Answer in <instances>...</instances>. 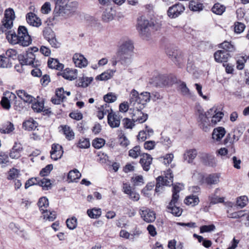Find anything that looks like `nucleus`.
<instances>
[{
	"mask_svg": "<svg viewBox=\"0 0 249 249\" xmlns=\"http://www.w3.org/2000/svg\"><path fill=\"white\" fill-rule=\"evenodd\" d=\"M15 12L13 9L8 8L5 11L4 18L2 21V25L6 29H11L15 19Z\"/></svg>",
	"mask_w": 249,
	"mask_h": 249,
	"instance_id": "obj_8",
	"label": "nucleus"
},
{
	"mask_svg": "<svg viewBox=\"0 0 249 249\" xmlns=\"http://www.w3.org/2000/svg\"><path fill=\"white\" fill-rule=\"evenodd\" d=\"M62 130L66 138L69 141L74 138V133L71 128L68 125L62 126Z\"/></svg>",
	"mask_w": 249,
	"mask_h": 249,
	"instance_id": "obj_39",
	"label": "nucleus"
},
{
	"mask_svg": "<svg viewBox=\"0 0 249 249\" xmlns=\"http://www.w3.org/2000/svg\"><path fill=\"white\" fill-rule=\"evenodd\" d=\"M149 26V21L144 17H141L138 19L137 28L142 35H145L148 32Z\"/></svg>",
	"mask_w": 249,
	"mask_h": 249,
	"instance_id": "obj_17",
	"label": "nucleus"
},
{
	"mask_svg": "<svg viewBox=\"0 0 249 249\" xmlns=\"http://www.w3.org/2000/svg\"><path fill=\"white\" fill-rule=\"evenodd\" d=\"M90 146L89 141L88 139L81 138L77 143V146L80 148H88Z\"/></svg>",
	"mask_w": 249,
	"mask_h": 249,
	"instance_id": "obj_51",
	"label": "nucleus"
},
{
	"mask_svg": "<svg viewBox=\"0 0 249 249\" xmlns=\"http://www.w3.org/2000/svg\"><path fill=\"white\" fill-rule=\"evenodd\" d=\"M249 203V198L246 196H242L236 198V205L240 208H243Z\"/></svg>",
	"mask_w": 249,
	"mask_h": 249,
	"instance_id": "obj_37",
	"label": "nucleus"
},
{
	"mask_svg": "<svg viewBox=\"0 0 249 249\" xmlns=\"http://www.w3.org/2000/svg\"><path fill=\"white\" fill-rule=\"evenodd\" d=\"M199 202V198L195 195H191L187 196L184 200V203L188 205L192 206H196L198 204Z\"/></svg>",
	"mask_w": 249,
	"mask_h": 249,
	"instance_id": "obj_36",
	"label": "nucleus"
},
{
	"mask_svg": "<svg viewBox=\"0 0 249 249\" xmlns=\"http://www.w3.org/2000/svg\"><path fill=\"white\" fill-rule=\"evenodd\" d=\"M72 60L75 66L80 68H85L88 64L87 59L79 53H75L73 55Z\"/></svg>",
	"mask_w": 249,
	"mask_h": 249,
	"instance_id": "obj_15",
	"label": "nucleus"
},
{
	"mask_svg": "<svg viewBox=\"0 0 249 249\" xmlns=\"http://www.w3.org/2000/svg\"><path fill=\"white\" fill-rule=\"evenodd\" d=\"M93 78L91 77H83L80 78L77 81L76 85L80 87L86 88L93 81Z\"/></svg>",
	"mask_w": 249,
	"mask_h": 249,
	"instance_id": "obj_34",
	"label": "nucleus"
},
{
	"mask_svg": "<svg viewBox=\"0 0 249 249\" xmlns=\"http://www.w3.org/2000/svg\"><path fill=\"white\" fill-rule=\"evenodd\" d=\"M183 188L184 186L183 184L180 183L175 184L173 187V195L172 199H174L175 197L176 200H178L179 195L178 194L181 190L183 189Z\"/></svg>",
	"mask_w": 249,
	"mask_h": 249,
	"instance_id": "obj_45",
	"label": "nucleus"
},
{
	"mask_svg": "<svg viewBox=\"0 0 249 249\" xmlns=\"http://www.w3.org/2000/svg\"><path fill=\"white\" fill-rule=\"evenodd\" d=\"M169 79L166 75L159 74L151 79V83L157 87H163L167 85Z\"/></svg>",
	"mask_w": 249,
	"mask_h": 249,
	"instance_id": "obj_13",
	"label": "nucleus"
},
{
	"mask_svg": "<svg viewBox=\"0 0 249 249\" xmlns=\"http://www.w3.org/2000/svg\"><path fill=\"white\" fill-rule=\"evenodd\" d=\"M43 36L48 41L50 38L54 37L55 34L50 27H45L43 30Z\"/></svg>",
	"mask_w": 249,
	"mask_h": 249,
	"instance_id": "obj_54",
	"label": "nucleus"
},
{
	"mask_svg": "<svg viewBox=\"0 0 249 249\" xmlns=\"http://www.w3.org/2000/svg\"><path fill=\"white\" fill-rule=\"evenodd\" d=\"M104 100L106 102V104L102 105L101 107L99 108L97 116L98 118L101 120L104 118L105 114H106L107 123L109 124V109H108L109 106L107 104V103H109V93H107L104 96Z\"/></svg>",
	"mask_w": 249,
	"mask_h": 249,
	"instance_id": "obj_11",
	"label": "nucleus"
},
{
	"mask_svg": "<svg viewBox=\"0 0 249 249\" xmlns=\"http://www.w3.org/2000/svg\"><path fill=\"white\" fill-rule=\"evenodd\" d=\"M23 148L20 143H15L14 146L11 150L9 156L12 159H18L20 156V153Z\"/></svg>",
	"mask_w": 249,
	"mask_h": 249,
	"instance_id": "obj_29",
	"label": "nucleus"
},
{
	"mask_svg": "<svg viewBox=\"0 0 249 249\" xmlns=\"http://www.w3.org/2000/svg\"><path fill=\"white\" fill-rule=\"evenodd\" d=\"M14 129V126L13 124L11 123H8L5 126L2 128L0 129V132L1 133H10L12 132Z\"/></svg>",
	"mask_w": 249,
	"mask_h": 249,
	"instance_id": "obj_58",
	"label": "nucleus"
},
{
	"mask_svg": "<svg viewBox=\"0 0 249 249\" xmlns=\"http://www.w3.org/2000/svg\"><path fill=\"white\" fill-rule=\"evenodd\" d=\"M67 227L70 230L75 229L77 225V220L75 217H72L69 218L66 221Z\"/></svg>",
	"mask_w": 249,
	"mask_h": 249,
	"instance_id": "obj_52",
	"label": "nucleus"
},
{
	"mask_svg": "<svg viewBox=\"0 0 249 249\" xmlns=\"http://www.w3.org/2000/svg\"><path fill=\"white\" fill-rule=\"evenodd\" d=\"M133 50L134 45L131 40L124 39L120 40L116 55L122 64L127 65L131 62Z\"/></svg>",
	"mask_w": 249,
	"mask_h": 249,
	"instance_id": "obj_4",
	"label": "nucleus"
},
{
	"mask_svg": "<svg viewBox=\"0 0 249 249\" xmlns=\"http://www.w3.org/2000/svg\"><path fill=\"white\" fill-rule=\"evenodd\" d=\"M105 143V141L101 138H97L94 139L92 142V146L96 148L100 149L102 147Z\"/></svg>",
	"mask_w": 249,
	"mask_h": 249,
	"instance_id": "obj_59",
	"label": "nucleus"
},
{
	"mask_svg": "<svg viewBox=\"0 0 249 249\" xmlns=\"http://www.w3.org/2000/svg\"><path fill=\"white\" fill-rule=\"evenodd\" d=\"M141 156L142 158L140 160V163L144 171H148L150 169L153 158L150 155L147 153H144Z\"/></svg>",
	"mask_w": 249,
	"mask_h": 249,
	"instance_id": "obj_19",
	"label": "nucleus"
},
{
	"mask_svg": "<svg viewBox=\"0 0 249 249\" xmlns=\"http://www.w3.org/2000/svg\"><path fill=\"white\" fill-rule=\"evenodd\" d=\"M140 104L142 106L145 105L147 103L149 102L151 100V94L148 92H143L139 95Z\"/></svg>",
	"mask_w": 249,
	"mask_h": 249,
	"instance_id": "obj_42",
	"label": "nucleus"
},
{
	"mask_svg": "<svg viewBox=\"0 0 249 249\" xmlns=\"http://www.w3.org/2000/svg\"><path fill=\"white\" fill-rule=\"evenodd\" d=\"M18 97L24 102L31 103L35 100V98L32 95L29 94L25 90L23 89L18 90L16 91Z\"/></svg>",
	"mask_w": 249,
	"mask_h": 249,
	"instance_id": "obj_25",
	"label": "nucleus"
},
{
	"mask_svg": "<svg viewBox=\"0 0 249 249\" xmlns=\"http://www.w3.org/2000/svg\"><path fill=\"white\" fill-rule=\"evenodd\" d=\"M38 185L41 186L44 190H47L50 188L51 183L50 179L43 178L41 180H38Z\"/></svg>",
	"mask_w": 249,
	"mask_h": 249,
	"instance_id": "obj_50",
	"label": "nucleus"
},
{
	"mask_svg": "<svg viewBox=\"0 0 249 249\" xmlns=\"http://www.w3.org/2000/svg\"><path fill=\"white\" fill-rule=\"evenodd\" d=\"M131 181L135 186L141 185L144 183L142 176H136L135 177H133L131 178Z\"/></svg>",
	"mask_w": 249,
	"mask_h": 249,
	"instance_id": "obj_61",
	"label": "nucleus"
},
{
	"mask_svg": "<svg viewBox=\"0 0 249 249\" xmlns=\"http://www.w3.org/2000/svg\"><path fill=\"white\" fill-rule=\"evenodd\" d=\"M173 181V175L170 170H168L164 177L160 176L157 178V184L155 191L158 193L162 189L164 185L169 186L172 184Z\"/></svg>",
	"mask_w": 249,
	"mask_h": 249,
	"instance_id": "obj_6",
	"label": "nucleus"
},
{
	"mask_svg": "<svg viewBox=\"0 0 249 249\" xmlns=\"http://www.w3.org/2000/svg\"><path fill=\"white\" fill-rule=\"evenodd\" d=\"M42 217L45 221H53L56 217V213L54 211H50L48 210L41 212Z\"/></svg>",
	"mask_w": 249,
	"mask_h": 249,
	"instance_id": "obj_32",
	"label": "nucleus"
},
{
	"mask_svg": "<svg viewBox=\"0 0 249 249\" xmlns=\"http://www.w3.org/2000/svg\"><path fill=\"white\" fill-rule=\"evenodd\" d=\"M6 38L8 42L12 44H19L25 47L32 43V39L28 34L27 28L23 26H19L18 30V35L15 32L9 31L6 33Z\"/></svg>",
	"mask_w": 249,
	"mask_h": 249,
	"instance_id": "obj_3",
	"label": "nucleus"
},
{
	"mask_svg": "<svg viewBox=\"0 0 249 249\" xmlns=\"http://www.w3.org/2000/svg\"><path fill=\"white\" fill-rule=\"evenodd\" d=\"M37 123L33 119H30L23 123V128L28 131L35 130L37 126Z\"/></svg>",
	"mask_w": 249,
	"mask_h": 249,
	"instance_id": "obj_31",
	"label": "nucleus"
},
{
	"mask_svg": "<svg viewBox=\"0 0 249 249\" xmlns=\"http://www.w3.org/2000/svg\"><path fill=\"white\" fill-rule=\"evenodd\" d=\"M185 10L184 6L181 3H177L168 8L167 15L171 18H176Z\"/></svg>",
	"mask_w": 249,
	"mask_h": 249,
	"instance_id": "obj_9",
	"label": "nucleus"
},
{
	"mask_svg": "<svg viewBox=\"0 0 249 249\" xmlns=\"http://www.w3.org/2000/svg\"><path fill=\"white\" fill-rule=\"evenodd\" d=\"M140 214L143 220L147 223L154 222L156 219L155 213L146 208L143 207L141 209Z\"/></svg>",
	"mask_w": 249,
	"mask_h": 249,
	"instance_id": "obj_12",
	"label": "nucleus"
},
{
	"mask_svg": "<svg viewBox=\"0 0 249 249\" xmlns=\"http://www.w3.org/2000/svg\"><path fill=\"white\" fill-rule=\"evenodd\" d=\"M230 54L224 50H218L214 54L215 61L218 63L227 62Z\"/></svg>",
	"mask_w": 249,
	"mask_h": 249,
	"instance_id": "obj_23",
	"label": "nucleus"
},
{
	"mask_svg": "<svg viewBox=\"0 0 249 249\" xmlns=\"http://www.w3.org/2000/svg\"><path fill=\"white\" fill-rule=\"evenodd\" d=\"M124 127L128 129H132L134 126V122L133 120L126 118L123 120Z\"/></svg>",
	"mask_w": 249,
	"mask_h": 249,
	"instance_id": "obj_63",
	"label": "nucleus"
},
{
	"mask_svg": "<svg viewBox=\"0 0 249 249\" xmlns=\"http://www.w3.org/2000/svg\"><path fill=\"white\" fill-rule=\"evenodd\" d=\"M121 116L119 112H113L110 109V126L114 128L118 127L120 124Z\"/></svg>",
	"mask_w": 249,
	"mask_h": 249,
	"instance_id": "obj_22",
	"label": "nucleus"
},
{
	"mask_svg": "<svg viewBox=\"0 0 249 249\" xmlns=\"http://www.w3.org/2000/svg\"><path fill=\"white\" fill-rule=\"evenodd\" d=\"M119 141L120 145L125 147L127 146L130 143L127 137L121 131L119 135Z\"/></svg>",
	"mask_w": 249,
	"mask_h": 249,
	"instance_id": "obj_56",
	"label": "nucleus"
},
{
	"mask_svg": "<svg viewBox=\"0 0 249 249\" xmlns=\"http://www.w3.org/2000/svg\"><path fill=\"white\" fill-rule=\"evenodd\" d=\"M77 71L69 68L65 69L62 73V76L66 79L72 81L76 79L77 77Z\"/></svg>",
	"mask_w": 249,
	"mask_h": 249,
	"instance_id": "obj_28",
	"label": "nucleus"
},
{
	"mask_svg": "<svg viewBox=\"0 0 249 249\" xmlns=\"http://www.w3.org/2000/svg\"><path fill=\"white\" fill-rule=\"evenodd\" d=\"M189 8L194 11H199L203 9V4L197 0H191L189 3Z\"/></svg>",
	"mask_w": 249,
	"mask_h": 249,
	"instance_id": "obj_44",
	"label": "nucleus"
},
{
	"mask_svg": "<svg viewBox=\"0 0 249 249\" xmlns=\"http://www.w3.org/2000/svg\"><path fill=\"white\" fill-rule=\"evenodd\" d=\"M197 154V153L196 149H189L185 152L183 155V159L184 160L186 161L188 163H191L193 162Z\"/></svg>",
	"mask_w": 249,
	"mask_h": 249,
	"instance_id": "obj_30",
	"label": "nucleus"
},
{
	"mask_svg": "<svg viewBox=\"0 0 249 249\" xmlns=\"http://www.w3.org/2000/svg\"><path fill=\"white\" fill-rule=\"evenodd\" d=\"M32 103V108L34 111L40 112L43 110L44 108V103L43 102L36 101L35 99Z\"/></svg>",
	"mask_w": 249,
	"mask_h": 249,
	"instance_id": "obj_49",
	"label": "nucleus"
},
{
	"mask_svg": "<svg viewBox=\"0 0 249 249\" xmlns=\"http://www.w3.org/2000/svg\"><path fill=\"white\" fill-rule=\"evenodd\" d=\"M220 177V173L211 174L203 178V182L209 185L217 184L219 182Z\"/></svg>",
	"mask_w": 249,
	"mask_h": 249,
	"instance_id": "obj_20",
	"label": "nucleus"
},
{
	"mask_svg": "<svg viewBox=\"0 0 249 249\" xmlns=\"http://www.w3.org/2000/svg\"><path fill=\"white\" fill-rule=\"evenodd\" d=\"M25 65H30L33 67H38L40 65V62L36 59L35 55L33 53L28 52L26 51L24 59L21 60Z\"/></svg>",
	"mask_w": 249,
	"mask_h": 249,
	"instance_id": "obj_14",
	"label": "nucleus"
},
{
	"mask_svg": "<svg viewBox=\"0 0 249 249\" xmlns=\"http://www.w3.org/2000/svg\"><path fill=\"white\" fill-rule=\"evenodd\" d=\"M179 90L181 93L186 97H191L193 94L191 92L190 89L187 88L184 82H181L179 85Z\"/></svg>",
	"mask_w": 249,
	"mask_h": 249,
	"instance_id": "obj_43",
	"label": "nucleus"
},
{
	"mask_svg": "<svg viewBox=\"0 0 249 249\" xmlns=\"http://www.w3.org/2000/svg\"><path fill=\"white\" fill-rule=\"evenodd\" d=\"M129 111L133 121L135 123H143L145 122L148 118L147 114L142 112L137 106L134 107L133 108H130Z\"/></svg>",
	"mask_w": 249,
	"mask_h": 249,
	"instance_id": "obj_7",
	"label": "nucleus"
},
{
	"mask_svg": "<svg viewBox=\"0 0 249 249\" xmlns=\"http://www.w3.org/2000/svg\"><path fill=\"white\" fill-rule=\"evenodd\" d=\"M166 53L176 65L179 67H181L185 62L183 53L176 47L171 46L167 47Z\"/></svg>",
	"mask_w": 249,
	"mask_h": 249,
	"instance_id": "obj_5",
	"label": "nucleus"
},
{
	"mask_svg": "<svg viewBox=\"0 0 249 249\" xmlns=\"http://www.w3.org/2000/svg\"><path fill=\"white\" fill-rule=\"evenodd\" d=\"M141 153L140 146H136L129 151V156L134 159H136Z\"/></svg>",
	"mask_w": 249,
	"mask_h": 249,
	"instance_id": "obj_53",
	"label": "nucleus"
},
{
	"mask_svg": "<svg viewBox=\"0 0 249 249\" xmlns=\"http://www.w3.org/2000/svg\"><path fill=\"white\" fill-rule=\"evenodd\" d=\"M19 171L15 168L11 169L8 173L7 178L8 179H13L18 177Z\"/></svg>",
	"mask_w": 249,
	"mask_h": 249,
	"instance_id": "obj_64",
	"label": "nucleus"
},
{
	"mask_svg": "<svg viewBox=\"0 0 249 249\" xmlns=\"http://www.w3.org/2000/svg\"><path fill=\"white\" fill-rule=\"evenodd\" d=\"M245 28V24L241 22H237L234 24V31L236 33H241L244 31Z\"/></svg>",
	"mask_w": 249,
	"mask_h": 249,
	"instance_id": "obj_62",
	"label": "nucleus"
},
{
	"mask_svg": "<svg viewBox=\"0 0 249 249\" xmlns=\"http://www.w3.org/2000/svg\"><path fill=\"white\" fill-rule=\"evenodd\" d=\"M57 4L54 10L55 18L71 17L75 14L78 5L77 1L71 0H57Z\"/></svg>",
	"mask_w": 249,
	"mask_h": 249,
	"instance_id": "obj_2",
	"label": "nucleus"
},
{
	"mask_svg": "<svg viewBox=\"0 0 249 249\" xmlns=\"http://www.w3.org/2000/svg\"><path fill=\"white\" fill-rule=\"evenodd\" d=\"M16 99L15 94L10 91L5 92L1 99L0 104L4 109L9 110L11 108V102Z\"/></svg>",
	"mask_w": 249,
	"mask_h": 249,
	"instance_id": "obj_10",
	"label": "nucleus"
},
{
	"mask_svg": "<svg viewBox=\"0 0 249 249\" xmlns=\"http://www.w3.org/2000/svg\"><path fill=\"white\" fill-rule=\"evenodd\" d=\"M196 114L199 125L205 131H208L211 125L213 126L220 122L224 115L216 107H212L206 112L201 108L198 109Z\"/></svg>",
	"mask_w": 249,
	"mask_h": 249,
	"instance_id": "obj_1",
	"label": "nucleus"
},
{
	"mask_svg": "<svg viewBox=\"0 0 249 249\" xmlns=\"http://www.w3.org/2000/svg\"><path fill=\"white\" fill-rule=\"evenodd\" d=\"M178 200L175 197L172 199L167 207L168 212L176 216L181 215L182 212V209L177 205Z\"/></svg>",
	"mask_w": 249,
	"mask_h": 249,
	"instance_id": "obj_16",
	"label": "nucleus"
},
{
	"mask_svg": "<svg viewBox=\"0 0 249 249\" xmlns=\"http://www.w3.org/2000/svg\"><path fill=\"white\" fill-rule=\"evenodd\" d=\"M51 157L54 160L60 159L63 154V150L61 145L59 144H53L52 145V150L50 152Z\"/></svg>",
	"mask_w": 249,
	"mask_h": 249,
	"instance_id": "obj_18",
	"label": "nucleus"
},
{
	"mask_svg": "<svg viewBox=\"0 0 249 249\" xmlns=\"http://www.w3.org/2000/svg\"><path fill=\"white\" fill-rule=\"evenodd\" d=\"M27 22L30 25L34 27H39L41 25V20L36 15L33 13H29L26 15Z\"/></svg>",
	"mask_w": 249,
	"mask_h": 249,
	"instance_id": "obj_21",
	"label": "nucleus"
},
{
	"mask_svg": "<svg viewBox=\"0 0 249 249\" xmlns=\"http://www.w3.org/2000/svg\"><path fill=\"white\" fill-rule=\"evenodd\" d=\"M48 65L50 68L61 70L63 69L64 66L60 63L56 59L49 58L48 61Z\"/></svg>",
	"mask_w": 249,
	"mask_h": 249,
	"instance_id": "obj_35",
	"label": "nucleus"
},
{
	"mask_svg": "<svg viewBox=\"0 0 249 249\" xmlns=\"http://www.w3.org/2000/svg\"><path fill=\"white\" fill-rule=\"evenodd\" d=\"M226 7L224 5L219 3L214 4L212 8V11L217 15H221L225 11Z\"/></svg>",
	"mask_w": 249,
	"mask_h": 249,
	"instance_id": "obj_40",
	"label": "nucleus"
},
{
	"mask_svg": "<svg viewBox=\"0 0 249 249\" xmlns=\"http://www.w3.org/2000/svg\"><path fill=\"white\" fill-rule=\"evenodd\" d=\"M81 176V173L77 169H74L69 172L68 176V179L71 182H76Z\"/></svg>",
	"mask_w": 249,
	"mask_h": 249,
	"instance_id": "obj_38",
	"label": "nucleus"
},
{
	"mask_svg": "<svg viewBox=\"0 0 249 249\" xmlns=\"http://www.w3.org/2000/svg\"><path fill=\"white\" fill-rule=\"evenodd\" d=\"M87 214L91 218H98L101 215L100 209L93 208L87 210Z\"/></svg>",
	"mask_w": 249,
	"mask_h": 249,
	"instance_id": "obj_48",
	"label": "nucleus"
},
{
	"mask_svg": "<svg viewBox=\"0 0 249 249\" xmlns=\"http://www.w3.org/2000/svg\"><path fill=\"white\" fill-rule=\"evenodd\" d=\"M139 101L140 98L138 92L135 89H133L129 96V101L130 105L135 106L136 104H140Z\"/></svg>",
	"mask_w": 249,
	"mask_h": 249,
	"instance_id": "obj_33",
	"label": "nucleus"
},
{
	"mask_svg": "<svg viewBox=\"0 0 249 249\" xmlns=\"http://www.w3.org/2000/svg\"><path fill=\"white\" fill-rule=\"evenodd\" d=\"M199 157L206 164L209 166H214L216 164L215 158L211 154L206 153H201Z\"/></svg>",
	"mask_w": 249,
	"mask_h": 249,
	"instance_id": "obj_24",
	"label": "nucleus"
},
{
	"mask_svg": "<svg viewBox=\"0 0 249 249\" xmlns=\"http://www.w3.org/2000/svg\"><path fill=\"white\" fill-rule=\"evenodd\" d=\"M12 62L5 55H0V67L3 68H10L12 66Z\"/></svg>",
	"mask_w": 249,
	"mask_h": 249,
	"instance_id": "obj_47",
	"label": "nucleus"
},
{
	"mask_svg": "<svg viewBox=\"0 0 249 249\" xmlns=\"http://www.w3.org/2000/svg\"><path fill=\"white\" fill-rule=\"evenodd\" d=\"M219 48H222L225 51L228 52H233L235 49L234 46L228 41H224L219 45Z\"/></svg>",
	"mask_w": 249,
	"mask_h": 249,
	"instance_id": "obj_46",
	"label": "nucleus"
},
{
	"mask_svg": "<svg viewBox=\"0 0 249 249\" xmlns=\"http://www.w3.org/2000/svg\"><path fill=\"white\" fill-rule=\"evenodd\" d=\"M38 206L41 212L47 210L49 207V200L46 197H42L39 198L38 202Z\"/></svg>",
	"mask_w": 249,
	"mask_h": 249,
	"instance_id": "obj_41",
	"label": "nucleus"
},
{
	"mask_svg": "<svg viewBox=\"0 0 249 249\" xmlns=\"http://www.w3.org/2000/svg\"><path fill=\"white\" fill-rule=\"evenodd\" d=\"M18 53L16 50L10 49L8 50L5 53V56L11 59V61L18 58Z\"/></svg>",
	"mask_w": 249,
	"mask_h": 249,
	"instance_id": "obj_57",
	"label": "nucleus"
},
{
	"mask_svg": "<svg viewBox=\"0 0 249 249\" xmlns=\"http://www.w3.org/2000/svg\"><path fill=\"white\" fill-rule=\"evenodd\" d=\"M226 134L224 127H218L214 128L212 133V139L214 141L219 142Z\"/></svg>",
	"mask_w": 249,
	"mask_h": 249,
	"instance_id": "obj_26",
	"label": "nucleus"
},
{
	"mask_svg": "<svg viewBox=\"0 0 249 249\" xmlns=\"http://www.w3.org/2000/svg\"><path fill=\"white\" fill-rule=\"evenodd\" d=\"M239 139V137L236 136L234 132H231L229 133L224 141V143L225 145L229 143L230 145L231 146L232 151L233 152H235V149L233 147L234 142H237Z\"/></svg>",
	"mask_w": 249,
	"mask_h": 249,
	"instance_id": "obj_27",
	"label": "nucleus"
},
{
	"mask_svg": "<svg viewBox=\"0 0 249 249\" xmlns=\"http://www.w3.org/2000/svg\"><path fill=\"white\" fill-rule=\"evenodd\" d=\"M174 159V155L172 153L167 154L164 156L159 158L160 161H163L164 164L168 165Z\"/></svg>",
	"mask_w": 249,
	"mask_h": 249,
	"instance_id": "obj_55",
	"label": "nucleus"
},
{
	"mask_svg": "<svg viewBox=\"0 0 249 249\" xmlns=\"http://www.w3.org/2000/svg\"><path fill=\"white\" fill-rule=\"evenodd\" d=\"M51 4L50 2H45L41 6L40 11L43 14H48L51 11Z\"/></svg>",
	"mask_w": 249,
	"mask_h": 249,
	"instance_id": "obj_60",
	"label": "nucleus"
}]
</instances>
